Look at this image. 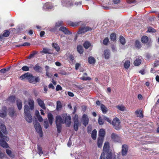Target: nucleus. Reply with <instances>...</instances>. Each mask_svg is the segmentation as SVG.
I'll use <instances>...</instances> for the list:
<instances>
[{"instance_id": "1", "label": "nucleus", "mask_w": 159, "mask_h": 159, "mask_svg": "<svg viewBox=\"0 0 159 159\" xmlns=\"http://www.w3.org/2000/svg\"><path fill=\"white\" fill-rule=\"evenodd\" d=\"M20 78L21 80L26 78L30 83H34V76L29 72L22 75L20 76Z\"/></svg>"}, {"instance_id": "2", "label": "nucleus", "mask_w": 159, "mask_h": 159, "mask_svg": "<svg viewBox=\"0 0 159 159\" xmlns=\"http://www.w3.org/2000/svg\"><path fill=\"white\" fill-rule=\"evenodd\" d=\"M120 120L117 117L114 118L111 123L115 129L117 130H118L120 128Z\"/></svg>"}, {"instance_id": "3", "label": "nucleus", "mask_w": 159, "mask_h": 159, "mask_svg": "<svg viewBox=\"0 0 159 159\" xmlns=\"http://www.w3.org/2000/svg\"><path fill=\"white\" fill-rule=\"evenodd\" d=\"M61 4L62 7H69L73 6L72 0H62Z\"/></svg>"}, {"instance_id": "4", "label": "nucleus", "mask_w": 159, "mask_h": 159, "mask_svg": "<svg viewBox=\"0 0 159 159\" xmlns=\"http://www.w3.org/2000/svg\"><path fill=\"white\" fill-rule=\"evenodd\" d=\"M105 153L103 152L101 153L99 159H105ZM115 157L113 155L112 153L110 152L107 154L106 159H115Z\"/></svg>"}, {"instance_id": "5", "label": "nucleus", "mask_w": 159, "mask_h": 159, "mask_svg": "<svg viewBox=\"0 0 159 159\" xmlns=\"http://www.w3.org/2000/svg\"><path fill=\"white\" fill-rule=\"evenodd\" d=\"M34 127L37 133L39 134V136L42 137L43 136V132L41 125L39 123H36L34 125Z\"/></svg>"}, {"instance_id": "6", "label": "nucleus", "mask_w": 159, "mask_h": 159, "mask_svg": "<svg viewBox=\"0 0 159 159\" xmlns=\"http://www.w3.org/2000/svg\"><path fill=\"white\" fill-rule=\"evenodd\" d=\"M92 30V28L88 26L81 27L79 29L78 34H82Z\"/></svg>"}, {"instance_id": "7", "label": "nucleus", "mask_w": 159, "mask_h": 159, "mask_svg": "<svg viewBox=\"0 0 159 159\" xmlns=\"http://www.w3.org/2000/svg\"><path fill=\"white\" fill-rule=\"evenodd\" d=\"M82 121L83 124L85 126H86L88 124L89 118L86 115L84 114L83 115L82 118Z\"/></svg>"}, {"instance_id": "8", "label": "nucleus", "mask_w": 159, "mask_h": 159, "mask_svg": "<svg viewBox=\"0 0 159 159\" xmlns=\"http://www.w3.org/2000/svg\"><path fill=\"white\" fill-rule=\"evenodd\" d=\"M53 7V6L52 3L49 2H46L45 3L43 7V9L45 11H48L51 9Z\"/></svg>"}, {"instance_id": "9", "label": "nucleus", "mask_w": 159, "mask_h": 159, "mask_svg": "<svg viewBox=\"0 0 159 159\" xmlns=\"http://www.w3.org/2000/svg\"><path fill=\"white\" fill-rule=\"evenodd\" d=\"M111 137L113 141L117 142H121V138L117 134L114 133H112Z\"/></svg>"}, {"instance_id": "10", "label": "nucleus", "mask_w": 159, "mask_h": 159, "mask_svg": "<svg viewBox=\"0 0 159 159\" xmlns=\"http://www.w3.org/2000/svg\"><path fill=\"white\" fill-rule=\"evenodd\" d=\"M7 107L5 106L2 107V110H0V117L2 118L5 117L7 115Z\"/></svg>"}, {"instance_id": "11", "label": "nucleus", "mask_w": 159, "mask_h": 159, "mask_svg": "<svg viewBox=\"0 0 159 159\" xmlns=\"http://www.w3.org/2000/svg\"><path fill=\"white\" fill-rule=\"evenodd\" d=\"M64 121V123L66 124V126H69L71 123V119L70 116H66L65 117Z\"/></svg>"}, {"instance_id": "12", "label": "nucleus", "mask_w": 159, "mask_h": 159, "mask_svg": "<svg viewBox=\"0 0 159 159\" xmlns=\"http://www.w3.org/2000/svg\"><path fill=\"white\" fill-rule=\"evenodd\" d=\"M128 146L126 144H124L122 145L121 153L123 156H125L128 152Z\"/></svg>"}, {"instance_id": "13", "label": "nucleus", "mask_w": 159, "mask_h": 159, "mask_svg": "<svg viewBox=\"0 0 159 159\" xmlns=\"http://www.w3.org/2000/svg\"><path fill=\"white\" fill-rule=\"evenodd\" d=\"M37 102L39 106L44 110L46 109V107L44 102L40 98H38L37 99Z\"/></svg>"}, {"instance_id": "14", "label": "nucleus", "mask_w": 159, "mask_h": 159, "mask_svg": "<svg viewBox=\"0 0 159 159\" xmlns=\"http://www.w3.org/2000/svg\"><path fill=\"white\" fill-rule=\"evenodd\" d=\"M64 123V121L62 118L60 116H57L56 118V124H61Z\"/></svg>"}, {"instance_id": "15", "label": "nucleus", "mask_w": 159, "mask_h": 159, "mask_svg": "<svg viewBox=\"0 0 159 159\" xmlns=\"http://www.w3.org/2000/svg\"><path fill=\"white\" fill-rule=\"evenodd\" d=\"M59 30L64 33L65 34H71L72 33L69 31L66 27L63 26L61 27Z\"/></svg>"}, {"instance_id": "16", "label": "nucleus", "mask_w": 159, "mask_h": 159, "mask_svg": "<svg viewBox=\"0 0 159 159\" xmlns=\"http://www.w3.org/2000/svg\"><path fill=\"white\" fill-rule=\"evenodd\" d=\"M25 116L26 120L29 123H31L32 122V117L30 113H27L25 114Z\"/></svg>"}, {"instance_id": "17", "label": "nucleus", "mask_w": 159, "mask_h": 159, "mask_svg": "<svg viewBox=\"0 0 159 159\" xmlns=\"http://www.w3.org/2000/svg\"><path fill=\"white\" fill-rule=\"evenodd\" d=\"M99 138L103 139L105 135V131L103 129H101L99 132Z\"/></svg>"}, {"instance_id": "18", "label": "nucleus", "mask_w": 159, "mask_h": 159, "mask_svg": "<svg viewBox=\"0 0 159 159\" xmlns=\"http://www.w3.org/2000/svg\"><path fill=\"white\" fill-rule=\"evenodd\" d=\"M48 117L49 122L50 125H52L54 120L53 116L51 113H48Z\"/></svg>"}, {"instance_id": "19", "label": "nucleus", "mask_w": 159, "mask_h": 159, "mask_svg": "<svg viewBox=\"0 0 159 159\" xmlns=\"http://www.w3.org/2000/svg\"><path fill=\"white\" fill-rule=\"evenodd\" d=\"M28 103L30 106V108L31 110H33L34 108V102L33 99H29Z\"/></svg>"}, {"instance_id": "20", "label": "nucleus", "mask_w": 159, "mask_h": 159, "mask_svg": "<svg viewBox=\"0 0 159 159\" xmlns=\"http://www.w3.org/2000/svg\"><path fill=\"white\" fill-rule=\"evenodd\" d=\"M110 55V51L108 49L105 50L104 51V56L106 59L109 58Z\"/></svg>"}, {"instance_id": "21", "label": "nucleus", "mask_w": 159, "mask_h": 159, "mask_svg": "<svg viewBox=\"0 0 159 159\" xmlns=\"http://www.w3.org/2000/svg\"><path fill=\"white\" fill-rule=\"evenodd\" d=\"M40 53H43L45 54L48 53L50 54H52L51 51L49 49L46 48H43V50L40 52Z\"/></svg>"}, {"instance_id": "22", "label": "nucleus", "mask_w": 159, "mask_h": 159, "mask_svg": "<svg viewBox=\"0 0 159 159\" xmlns=\"http://www.w3.org/2000/svg\"><path fill=\"white\" fill-rule=\"evenodd\" d=\"M0 145L3 148H7L8 147L7 143L3 140L0 139Z\"/></svg>"}, {"instance_id": "23", "label": "nucleus", "mask_w": 159, "mask_h": 159, "mask_svg": "<svg viewBox=\"0 0 159 159\" xmlns=\"http://www.w3.org/2000/svg\"><path fill=\"white\" fill-rule=\"evenodd\" d=\"M33 69L36 72H40L41 71L42 67L39 65L38 64H37L34 67H33Z\"/></svg>"}, {"instance_id": "24", "label": "nucleus", "mask_w": 159, "mask_h": 159, "mask_svg": "<svg viewBox=\"0 0 159 159\" xmlns=\"http://www.w3.org/2000/svg\"><path fill=\"white\" fill-rule=\"evenodd\" d=\"M101 109L103 114H105L107 111V108L103 104H101L100 106Z\"/></svg>"}, {"instance_id": "25", "label": "nucleus", "mask_w": 159, "mask_h": 159, "mask_svg": "<svg viewBox=\"0 0 159 159\" xmlns=\"http://www.w3.org/2000/svg\"><path fill=\"white\" fill-rule=\"evenodd\" d=\"M52 46L57 52H58L60 51V47L57 43H53L52 44Z\"/></svg>"}, {"instance_id": "26", "label": "nucleus", "mask_w": 159, "mask_h": 159, "mask_svg": "<svg viewBox=\"0 0 159 159\" xmlns=\"http://www.w3.org/2000/svg\"><path fill=\"white\" fill-rule=\"evenodd\" d=\"M9 115L11 117H12L14 116H16V114L15 113V111L14 108H11L9 109Z\"/></svg>"}, {"instance_id": "27", "label": "nucleus", "mask_w": 159, "mask_h": 159, "mask_svg": "<svg viewBox=\"0 0 159 159\" xmlns=\"http://www.w3.org/2000/svg\"><path fill=\"white\" fill-rule=\"evenodd\" d=\"M78 156H76L75 157V158L76 159H84V157L83 156V155H84V152H80V153H78ZM86 159H89L88 158H87Z\"/></svg>"}, {"instance_id": "28", "label": "nucleus", "mask_w": 159, "mask_h": 159, "mask_svg": "<svg viewBox=\"0 0 159 159\" xmlns=\"http://www.w3.org/2000/svg\"><path fill=\"white\" fill-rule=\"evenodd\" d=\"M109 148V143L108 142H106L104 144L103 151L104 152H106L107 151Z\"/></svg>"}, {"instance_id": "29", "label": "nucleus", "mask_w": 159, "mask_h": 159, "mask_svg": "<svg viewBox=\"0 0 159 159\" xmlns=\"http://www.w3.org/2000/svg\"><path fill=\"white\" fill-rule=\"evenodd\" d=\"M24 111L25 114L30 113V108L28 105H25L24 106Z\"/></svg>"}, {"instance_id": "30", "label": "nucleus", "mask_w": 159, "mask_h": 159, "mask_svg": "<svg viewBox=\"0 0 159 159\" xmlns=\"http://www.w3.org/2000/svg\"><path fill=\"white\" fill-rule=\"evenodd\" d=\"M79 121H74V128L75 131H77L78 129Z\"/></svg>"}, {"instance_id": "31", "label": "nucleus", "mask_w": 159, "mask_h": 159, "mask_svg": "<svg viewBox=\"0 0 159 159\" xmlns=\"http://www.w3.org/2000/svg\"><path fill=\"white\" fill-rule=\"evenodd\" d=\"M0 129H1L2 132L4 134H5L7 133L6 130V127L4 125L1 124L0 126Z\"/></svg>"}, {"instance_id": "32", "label": "nucleus", "mask_w": 159, "mask_h": 159, "mask_svg": "<svg viewBox=\"0 0 159 159\" xmlns=\"http://www.w3.org/2000/svg\"><path fill=\"white\" fill-rule=\"evenodd\" d=\"M88 61L89 63L93 64H94L95 60L94 57H90L88 58Z\"/></svg>"}, {"instance_id": "33", "label": "nucleus", "mask_w": 159, "mask_h": 159, "mask_svg": "<svg viewBox=\"0 0 159 159\" xmlns=\"http://www.w3.org/2000/svg\"><path fill=\"white\" fill-rule=\"evenodd\" d=\"M97 133V131L95 129H93L92 132L91 134V137L94 140L96 138Z\"/></svg>"}, {"instance_id": "34", "label": "nucleus", "mask_w": 159, "mask_h": 159, "mask_svg": "<svg viewBox=\"0 0 159 159\" xmlns=\"http://www.w3.org/2000/svg\"><path fill=\"white\" fill-rule=\"evenodd\" d=\"M103 139L98 138V148H101L102 146Z\"/></svg>"}, {"instance_id": "35", "label": "nucleus", "mask_w": 159, "mask_h": 159, "mask_svg": "<svg viewBox=\"0 0 159 159\" xmlns=\"http://www.w3.org/2000/svg\"><path fill=\"white\" fill-rule=\"evenodd\" d=\"M135 113L137 117H143L142 112L140 110H137L135 111Z\"/></svg>"}, {"instance_id": "36", "label": "nucleus", "mask_w": 159, "mask_h": 159, "mask_svg": "<svg viewBox=\"0 0 159 159\" xmlns=\"http://www.w3.org/2000/svg\"><path fill=\"white\" fill-rule=\"evenodd\" d=\"M141 62V60L140 58H137L134 62V65L135 66H139Z\"/></svg>"}, {"instance_id": "37", "label": "nucleus", "mask_w": 159, "mask_h": 159, "mask_svg": "<svg viewBox=\"0 0 159 159\" xmlns=\"http://www.w3.org/2000/svg\"><path fill=\"white\" fill-rule=\"evenodd\" d=\"M116 107L119 110L121 111H124L126 110V108L123 105H117L116 106Z\"/></svg>"}, {"instance_id": "38", "label": "nucleus", "mask_w": 159, "mask_h": 159, "mask_svg": "<svg viewBox=\"0 0 159 159\" xmlns=\"http://www.w3.org/2000/svg\"><path fill=\"white\" fill-rule=\"evenodd\" d=\"M15 100V97L14 96H10L8 99H7V101L9 102H14Z\"/></svg>"}, {"instance_id": "39", "label": "nucleus", "mask_w": 159, "mask_h": 159, "mask_svg": "<svg viewBox=\"0 0 159 159\" xmlns=\"http://www.w3.org/2000/svg\"><path fill=\"white\" fill-rule=\"evenodd\" d=\"M17 106L19 110H20L21 109L22 107V104L21 100H17Z\"/></svg>"}, {"instance_id": "40", "label": "nucleus", "mask_w": 159, "mask_h": 159, "mask_svg": "<svg viewBox=\"0 0 159 159\" xmlns=\"http://www.w3.org/2000/svg\"><path fill=\"white\" fill-rule=\"evenodd\" d=\"M37 153L41 156L43 154V152L41 147L39 145H38Z\"/></svg>"}, {"instance_id": "41", "label": "nucleus", "mask_w": 159, "mask_h": 159, "mask_svg": "<svg viewBox=\"0 0 159 159\" xmlns=\"http://www.w3.org/2000/svg\"><path fill=\"white\" fill-rule=\"evenodd\" d=\"M77 49L78 52L81 54L83 53V47L81 45H78L77 46Z\"/></svg>"}, {"instance_id": "42", "label": "nucleus", "mask_w": 159, "mask_h": 159, "mask_svg": "<svg viewBox=\"0 0 159 159\" xmlns=\"http://www.w3.org/2000/svg\"><path fill=\"white\" fill-rule=\"evenodd\" d=\"M120 43L122 45H124L125 43V38L122 36H120Z\"/></svg>"}, {"instance_id": "43", "label": "nucleus", "mask_w": 159, "mask_h": 159, "mask_svg": "<svg viewBox=\"0 0 159 159\" xmlns=\"http://www.w3.org/2000/svg\"><path fill=\"white\" fill-rule=\"evenodd\" d=\"M148 38L145 36H144L141 38V41L143 43H147L148 41Z\"/></svg>"}, {"instance_id": "44", "label": "nucleus", "mask_w": 159, "mask_h": 159, "mask_svg": "<svg viewBox=\"0 0 159 159\" xmlns=\"http://www.w3.org/2000/svg\"><path fill=\"white\" fill-rule=\"evenodd\" d=\"M6 152L7 154L11 157L13 158L14 157V155L13 154L11 151L8 149H6Z\"/></svg>"}, {"instance_id": "45", "label": "nucleus", "mask_w": 159, "mask_h": 159, "mask_svg": "<svg viewBox=\"0 0 159 159\" xmlns=\"http://www.w3.org/2000/svg\"><path fill=\"white\" fill-rule=\"evenodd\" d=\"M130 66V62L128 60H126L124 64V67L126 69H128Z\"/></svg>"}, {"instance_id": "46", "label": "nucleus", "mask_w": 159, "mask_h": 159, "mask_svg": "<svg viewBox=\"0 0 159 159\" xmlns=\"http://www.w3.org/2000/svg\"><path fill=\"white\" fill-rule=\"evenodd\" d=\"M62 107L61 103L60 101H58L57 102L56 109L58 111Z\"/></svg>"}, {"instance_id": "47", "label": "nucleus", "mask_w": 159, "mask_h": 159, "mask_svg": "<svg viewBox=\"0 0 159 159\" xmlns=\"http://www.w3.org/2000/svg\"><path fill=\"white\" fill-rule=\"evenodd\" d=\"M68 24L70 26L73 27L76 26L78 25V23L76 22H72L71 21H69L68 22Z\"/></svg>"}, {"instance_id": "48", "label": "nucleus", "mask_w": 159, "mask_h": 159, "mask_svg": "<svg viewBox=\"0 0 159 159\" xmlns=\"http://www.w3.org/2000/svg\"><path fill=\"white\" fill-rule=\"evenodd\" d=\"M135 46L136 48H139L141 47V45L140 42L138 40H136L135 41Z\"/></svg>"}, {"instance_id": "49", "label": "nucleus", "mask_w": 159, "mask_h": 159, "mask_svg": "<svg viewBox=\"0 0 159 159\" xmlns=\"http://www.w3.org/2000/svg\"><path fill=\"white\" fill-rule=\"evenodd\" d=\"M110 37L111 41H115L116 39V34L114 33L111 34L110 35Z\"/></svg>"}, {"instance_id": "50", "label": "nucleus", "mask_w": 159, "mask_h": 159, "mask_svg": "<svg viewBox=\"0 0 159 159\" xmlns=\"http://www.w3.org/2000/svg\"><path fill=\"white\" fill-rule=\"evenodd\" d=\"M57 132L59 133L61 132L62 129V125L61 124H56Z\"/></svg>"}, {"instance_id": "51", "label": "nucleus", "mask_w": 159, "mask_h": 159, "mask_svg": "<svg viewBox=\"0 0 159 159\" xmlns=\"http://www.w3.org/2000/svg\"><path fill=\"white\" fill-rule=\"evenodd\" d=\"M90 46V43L88 41L85 42L84 44V47L86 49H88Z\"/></svg>"}, {"instance_id": "52", "label": "nucleus", "mask_w": 159, "mask_h": 159, "mask_svg": "<svg viewBox=\"0 0 159 159\" xmlns=\"http://www.w3.org/2000/svg\"><path fill=\"white\" fill-rule=\"evenodd\" d=\"M69 58L70 59V60L71 62H70V63H73V62L75 61V58L74 57L73 55H72L71 54H70L69 55Z\"/></svg>"}, {"instance_id": "53", "label": "nucleus", "mask_w": 159, "mask_h": 159, "mask_svg": "<svg viewBox=\"0 0 159 159\" xmlns=\"http://www.w3.org/2000/svg\"><path fill=\"white\" fill-rule=\"evenodd\" d=\"M103 120H104L103 119V117H102V118L100 116L99 117L98 120V122L99 125H102L103 124Z\"/></svg>"}, {"instance_id": "54", "label": "nucleus", "mask_w": 159, "mask_h": 159, "mask_svg": "<svg viewBox=\"0 0 159 159\" xmlns=\"http://www.w3.org/2000/svg\"><path fill=\"white\" fill-rule=\"evenodd\" d=\"M43 125L45 129H47L49 127V124L47 119L44 120Z\"/></svg>"}, {"instance_id": "55", "label": "nucleus", "mask_w": 159, "mask_h": 159, "mask_svg": "<svg viewBox=\"0 0 159 159\" xmlns=\"http://www.w3.org/2000/svg\"><path fill=\"white\" fill-rule=\"evenodd\" d=\"M38 52L36 51H33V53L31 54L28 57V58L29 59H30L32 57H33L35 55L37 54L38 53Z\"/></svg>"}, {"instance_id": "56", "label": "nucleus", "mask_w": 159, "mask_h": 159, "mask_svg": "<svg viewBox=\"0 0 159 159\" xmlns=\"http://www.w3.org/2000/svg\"><path fill=\"white\" fill-rule=\"evenodd\" d=\"M10 34V32L8 30H5L2 34L4 38L8 37Z\"/></svg>"}, {"instance_id": "57", "label": "nucleus", "mask_w": 159, "mask_h": 159, "mask_svg": "<svg viewBox=\"0 0 159 159\" xmlns=\"http://www.w3.org/2000/svg\"><path fill=\"white\" fill-rule=\"evenodd\" d=\"M63 22L62 21H58L56 23V27H58L62 25Z\"/></svg>"}, {"instance_id": "58", "label": "nucleus", "mask_w": 159, "mask_h": 159, "mask_svg": "<svg viewBox=\"0 0 159 159\" xmlns=\"http://www.w3.org/2000/svg\"><path fill=\"white\" fill-rule=\"evenodd\" d=\"M109 40L108 38H106L103 40V43L105 45H107V43L109 42Z\"/></svg>"}, {"instance_id": "59", "label": "nucleus", "mask_w": 159, "mask_h": 159, "mask_svg": "<svg viewBox=\"0 0 159 159\" xmlns=\"http://www.w3.org/2000/svg\"><path fill=\"white\" fill-rule=\"evenodd\" d=\"M81 80H91V78L89 77H85L83 76L80 78Z\"/></svg>"}, {"instance_id": "60", "label": "nucleus", "mask_w": 159, "mask_h": 159, "mask_svg": "<svg viewBox=\"0 0 159 159\" xmlns=\"http://www.w3.org/2000/svg\"><path fill=\"white\" fill-rule=\"evenodd\" d=\"M102 117H103V119L104 120L107 121V122L111 124V120H110L109 118L107 117L104 116H103Z\"/></svg>"}, {"instance_id": "61", "label": "nucleus", "mask_w": 159, "mask_h": 159, "mask_svg": "<svg viewBox=\"0 0 159 159\" xmlns=\"http://www.w3.org/2000/svg\"><path fill=\"white\" fill-rule=\"evenodd\" d=\"M21 70L23 71H28L29 70V67L27 66H24L22 67Z\"/></svg>"}, {"instance_id": "62", "label": "nucleus", "mask_w": 159, "mask_h": 159, "mask_svg": "<svg viewBox=\"0 0 159 159\" xmlns=\"http://www.w3.org/2000/svg\"><path fill=\"white\" fill-rule=\"evenodd\" d=\"M9 69H10L9 68H8L7 69H5V68L3 69H1L0 70V72L1 73H6V72H7V71H8V70H9Z\"/></svg>"}, {"instance_id": "63", "label": "nucleus", "mask_w": 159, "mask_h": 159, "mask_svg": "<svg viewBox=\"0 0 159 159\" xmlns=\"http://www.w3.org/2000/svg\"><path fill=\"white\" fill-rule=\"evenodd\" d=\"M148 31L149 32L154 33L155 32V30L152 27H149L148 28Z\"/></svg>"}, {"instance_id": "64", "label": "nucleus", "mask_w": 159, "mask_h": 159, "mask_svg": "<svg viewBox=\"0 0 159 159\" xmlns=\"http://www.w3.org/2000/svg\"><path fill=\"white\" fill-rule=\"evenodd\" d=\"M78 116L75 114L73 118V121H79Z\"/></svg>"}]
</instances>
